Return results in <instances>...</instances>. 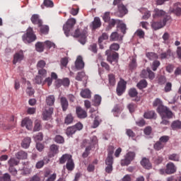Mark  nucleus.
<instances>
[{"label":"nucleus","mask_w":181,"mask_h":181,"mask_svg":"<svg viewBox=\"0 0 181 181\" xmlns=\"http://www.w3.org/2000/svg\"><path fill=\"white\" fill-rule=\"evenodd\" d=\"M176 165L173 163H168L166 165L165 173L166 175H173V173H176Z\"/></svg>","instance_id":"13"},{"label":"nucleus","mask_w":181,"mask_h":181,"mask_svg":"<svg viewBox=\"0 0 181 181\" xmlns=\"http://www.w3.org/2000/svg\"><path fill=\"white\" fill-rule=\"evenodd\" d=\"M144 117L146 119H156V113L153 110L148 111L144 113Z\"/></svg>","instance_id":"27"},{"label":"nucleus","mask_w":181,"mask_h":181,"mask_svg":"<svg viewBox=\"0 0 181 181\" xmlns=\"http://www.w3.org/2000/svg\"><path fill=\"white\" fill-rule=\"evenodd\" d=\"M163 25L162 24V21H153L151 23V28L154 30H158V29H162L163 28Z\"/></svg>","instance_id":"29"},{"label":"nucleus","mask_w":181,"mask_h":181,"mask_svg":"<svg viewBox=\"0 0 181 181\" xmlns=\"http://www.w3.org/2000/svg\"><path fill=\"white\" fill-rule=\"evenodd\" d=\"M157 112L159 113L161 118H167L170 119L173 118V112H171L170 109L166 106H160L157 107Z\"/></svg>","instance_id":"3"},{"label":"nucleus","mask_w":181,"mask_h":181,"mask_svg":"<svg viewBox=\"0 0 181 181\" xmlns=\"http://www.w3.org/2000/svg\"><path fill=\"white\" fill-rule=\"evenodd\" d=\"M136 36H138L139 39H144L145 37V32L142 29H138L135 33Z\"/></svg>","instance_id":"51"},{"label":"nucleus","mask_w":181,"mask_h":181,"mask_svg":"<svg viewBox=\"0 0 181 181\" xmlns=\"http://www.w3.org/2000/svg\"><path fill=\"white\" fill-rule=\"evenodd\" d=\"M42 80H43V77L40 76H36L35 78L33 79V82L35 84H42Z\"/></svg>","instance_id":"64"},{"label":"nucleus","mask_w":181,"mask_h":181,"mask_svg":"<svg viewBox=\"0 0 181 181\" xmlns=\"http://www.w3.org/2000/svg\"><path fill=\"white\" fill-rule=\"evenodd\" d=\"M43 4L45 6H47V8H53V6H54L52 0H44Z\"/></svg>","instance_id":"57"},{"label":"nucleus","mask_w":181,"mask_h":181,"mask_svg":"<svg viewBox=\"0 0 181 181\" xmlns=\"http://www.w3.org/2000/svg\"><path fill=\"white\" fill-rule=\"evenodd\" d=\"M57 153H59V146L56 144L51 145L48 153V157L54 158Z\"/></svg>","instance_id":"14"},{"label":"nucleus","mask_w":181,"mask_h":181,"mask_svg":"<svg viewBox=\"0 0 181 181\" xmlns=\"http://www.w3.org/2000/svg\"><path fill=\"white\" fill-rule=\"evenodd\" d=\"M146 57L149 60H156V59H158V54L154 52H148Z\"/></svg>","instance_id":"52"},{"label":"nucleus","mask_w":181,"mask_h":181,"mask_svg":"<svg viewBox=\"0 0 181 181\" xmlns=\"http://www.w3.org/2000/svg\"><path fill=\"white\" fill-rule=\"evenodd\" d=\"M66 168L67 170H69V171L74 170V161L73 160V158L71 160H69L66 163Z\"/></svg>","instance_id":"38"},{"label":"nucleus","mask_w":181,"mask_h":181,"mask_svg":"<svg viewBox=\"0 0 181 181\" xmlns=\"http://www.w3.org/2000/svg\"><path fill=\"white\" fill-rule=\"evenodd\" d=\"M35 46H56V45L51 41L47 40L45 42H38L35 44Z\"/></svg>","instance_id":"40"},{"label":"nucleus","mask_w":181,"mask_h":181,"mask_svg":"<svg viewBox=\"0 0 181 181\" xmlns=\"http://www.w3.org/2000/svg\"><path fill=\"white\" fill-rule=\"evenodd\" d=\"M153 148L156 151H160V149H163L165 148V144L158 141L154 145Z\"/></svg>","instance_id":"44"},{"label":"nucleus","mask_w":181,"mask_h":181,"mask_svg":"<svg viewBox=\"0 0 181 181\" xmlns=\"http://www.w3.org/2000/svg\"><path fill=\"white\" fill-rule=\"evenodd\" d=\"M129 95L132 97V98H134L138 95V91L135 88H132L129 90Z\"/></svg>","instance_id":"48"},{"label":"nucleus","mask_w":181,"mask_h":181,"mask_svg":"<svg viewBox=\"0 0 181 181\" xmlns=\"http://www.w3.org/2000/svg\"><path fill=\"white\" fill-rule=\"evenodd\" d=\"M148 86V82L145 79H143L137 83V87L139 88V90H142V88H146V87Z\"/></svg>","instance_id":"43"},{"label":"nucleus","mask_w":181,"mask_h":181,"mask_svg":"<svg viewBox=\"0 0 181 181\" xmlns=\"http://www.w3.org/2000/svg\"><path fill=\"white\" fill-rule=\"evenodd\" d=\"M135 156H136V153L134 151H129L124 156V159L121 160L122 166H128V165L131 164V162L135 159Z\"/></svg>","instance_id":"7"},{"label":"nucleus","mask_w":181,"mask_h":181,"mask_svg":"<svg viewBox=\"0 0 181 181\" xmlns=\"http://www.w3.org/2000/svg\"><path fill=\"white\" fill-rule=\"evenodd\" d=\"M101 28V20L98 17H95L93 21L90 24V28L92 30H96Z\"/></svg>","instance_id":"17"},{"label":"nucleus","mask_w":181,"mask_h":181,"mask_svg":"<svg viewBox=\"0 0 181 181\" xmlns=\"http://www.w3.org/2000/svg\"><path fill=\"white\" fill-rule=\"evenodd\" d=\"M117 28L121 30V32L122 33H123V35H125V33H127V25H125V23L120 22L119 25H117Z\"/></svg>","instance_id":"47"},{"label":"nucleus","mask_w":181,"mask_h":181,"mask_svg":"<svg viewBox=\"0 0 181 181\" xmlns=\"http://www.w3.org/2000/svg\"><path fill=\"white\" fill-rule=\"evenodd\" d=\"M170 19H171L170 16H168V15L165 14V15L163 16V21H161V22H162V24H163V26H166V23H167L168 22H169V21H170Z\"/></svg>","instance_id":"60"},{"label":"nucleus","mask_w":181,"mask_h":181,"mask_svg":"<svg viewBox=\"0 0 181 181\" xmlns=\"http://www.w3.org/2000/svg\"><path fill=\"white\" fill-rule=\"evenodd\" d=\"M72 159V156L70 154H64L62 156L59 158V163L61 165H63L66 163V162H69Z\"/></svg>","instance_id":"25"},{"label":"nucleus","mask_w":181,"mask_h":181,"mask_svg":"<svg viewBox=\"0 0 181 181\" xmlns=\"http://www.w3.org/2000/svg\"><path fill=\"white\" fill-rule=\"evenodd\" d=\"M108 81L110 86H112V87L115 86L117 81H115V75H114V74H108Z\"/></svg>","instance_id":"31"},{"label":"nucleus","mask_w":181,"mask_h":181,"mask_svg":"<svg viewBox=\"0 0 181 181\" xmlns=\"http://www.w3.org/2000/svg\"><path fill=\"white\" fill-rule=\"evenodd\" d=\"M153 107H158V108H159L160 107H164L165 105H163L162 104V100H160V99L159 98H156L153 103Z\"/></svg>","instance_id":"53"},{"label":"nucleus","mask_w":181,"mask_h":181,"mask_svg":"<svg viewBox=\"0 0 181 181\" xmlns=\"http://www.w3.org/2000/svg\"><path fill=\"white\" fill-rule=\"evenodd\" d=\"M122 37H124V36L119 35L117 32L112 33L110 35V39L113 42H122Z\"/></svg>","instance_id":"24"},{"label":"nucleus","mask_w":181,"mask_h":181,"mask_svg":"<svg viewBox=\"0 0 181 181\" xmlns=\"http://www.w3.org/2000/svg\"><path fill=\"white\" fill-rule=\"evenodd\" d=\"M166 181H181V176L176 177L175 175H172L167 177Z\"/></svg>","instance_id":"59"},{"label":"nucleus","mask_w":181,"mask_h":181,"mask_svg":"<svg viewBox=\"0 0 181 181\" xmlns=\"http://www.w3.org/2000/svg\"><path fill=\"white\" fill-rule=\"evenodd\" d=\"M38 28H40V32L42 35H48L49 34V28L48 25H42V24L41 26H38Z\"/></svg>","instance_id":"34"},{"label":"nucleus","mask_w":181,"mask_h":181,"mask_svg":"<svg viewBox=\"0 0 181 181\" xmlns=\"http://www.w3.org/2000/svg\"><path fill=\"white\" fill-rule=\"evenodd\" d=\"M119 49V46H110V49L106 50L105 54L107 57V60L110 64H112L113 62L118 63V59H119V55L117 52H112V50L117 51Z\"/></svg>","instance_id":"1"},{"label":"nucleus","mask_w":181,"mask_h":181,"mask_svg":"<svg viewBox=\"0 0 181 181\" xmlns=\"http://www.w3.org/2000/svg\"><path fill=\"white\" fill-rule=\"evenodd\" d=\"M46 66V62L44 60H40L37 64V70L43 69Z\"/></svg>","instance_id":"62"},{"label":"nucleus","mask_w":181,"mask_h":181,"mask_svg":"<svg viewBox=\"0 0 181 181\" xmlns=\"http://www.w3.org/2000/svg\"><path fill=\"white\" fill-rule=\"evenodd\" d=\"M75 66L77 70H81V69H84V62L83 61L82 56H78L75 62Z\"/></svg>","instance_id":"19"},{"label":"nucleus","mask_w":181,"mask_h":181,"mask_svg":"<svg viewBox=\"0 0 181 181\" xmlns=\"http://www.w3.org/2000/svg\"><path fill=\"white\" fill-rule=\"evenodd\" d=\"M61 83L64 87H69L70 86V79L69 78H64L61 81Z\"/></svg>","instance_id":"61"},{"label":"nucleus","mask_w":181,"mask_h":181,"mask_svg":"<svg viewBox=\"0 0 181 181\" xmlns=\"http://www.w3.org/2000/svg\"><path fill=\"white\" fill-rule=\"evenodd\" d=\"M36 39V34H35L33 28L31 27H29L26 30V33L23 34L22 36V40L24 43H33Z\"/></svg>","instance_id":"2"},{"label":"nucleus","mask_w":181,"mask_h":181,"mask_svg":"<svg viewBox=\"0 0 181 181\" xmlns=\"http://www.w3.org/2000/svg\"><path fill=\"white\" fill-rule=\"evenodd\" d=\"M17 159H26L28 153L23 151H20L16 154Z\"/></svg>","instance_id":"35"},{"label":"nucleus","mask_w":181,"mask_h":181,"mask_svg":"<svg viewBox=\"0 0 181 181\" xmlns=\"http://www.w3.org/2000/svg\"><path fill=\"white\" fill-rule=\"evenodd\" d=\"M30 21L33 25H37V26H42L43 25V21H42L38 14H33L31 16Z\"/></svg>","instance_id":"15"},{"label":"nucleus","mask_w":181,"mask_h":181,"mask_svg":"<svg viewBox=\"0 0 181 181\" xmlns=\"http://www.w3.org/2000/svg\"><path fill=\"white\" fill-rule=\"evenodd\" d=\"M153 162L155 165H160L163 162V157L162 156H155L153 158Z\"/></svg>","instance_id":"37"},{"label":"nucleus","mask_w":181,"mask_h":181,"mask_svg":"<svg viewBox=\"0 0 181 181\" xmlns=\"http://www.w3.org/2000/svg\"><path fill=\"white\" fill-rule=\"evenodd\" d=\"M105 163L107 165L105 168L106 173H112L113 168L112 165L114 163V158H112V152H109L107 158L105 160Z\"/></svg>","instance_id":"6"},{"label":"nucleus","mask_w":181,"mask_h":181,"mask_svg":"<svg viewBox=\"0 0 181 181\" xmlns=\"http://www.w3.org/2000/svg\"><path fill=\"white\" fill-rule=\"evenodd\" d=\"M76 112L78 118H80L81 119L87 118V112H86V110L81 107H76Z\"/></svg>","instance_id":"16"},{"label":"nucleus","mask_w":181,"mask_h":181,"mask_svg":"<svg viewBox=\"0 0 181 181\" xmlns=\"http://www.w3.org/2000/svg\"><path fill=\"white\" fill-rule=\"evenodd\" d=\"M33 125V122H32V119L28 117L22 120L21 126L25 127V128L28 129V131H30V129H32Z\"/></svg>","instance_id":"18"},{"label":"nucleus","mask_w":181,"mask_h":181,"mask_svg":"<svg viewBox=\"0 0 181 181\" xmlns=\"http://www.w3.org/2000/svg\"><path fill=\"white\" fill-rule=\"evenodd\" d=\"M25 55L23 54V51L20 50L17 52L16 54L13 55V64H16V63H21L23 60Z\"/></svg>","instance_id":"12"},{"label":"nucleus","mask_w":181,"mask_h":181,"mask_svg":"<svg viewBox=\"0 0 181 181\" xmlns=\"http://www.w3.org/2000/svg\"><path fill=\"white\" fill-rule=\"evenodd\" d=\"M81 129H83V124L78 122L73 126L67 127L66 129V135H67V136H73L77 131H81Z\"/></svg>","instance_id":"5"},{"label":"nucleus","mask_w":181,"mask_h":181,"mask_svg":"<svg viewBox=\"0 0 181 181\" xmlns=\"http://www.w3.org/2000/svg\"><path fill=\"white\" fill-rule=\"evenodd\" d=\"M53 111H54L53 107H45V110L42 112L43 119L47 121L53 115Z\"/></svg>","instance_id":"10"},{"label":"nucleus","mask_w":181,"mask_h":181,"mask_svg":"<svg viewBox=\"0 0 181 181\" xmlns=\"http://www.w3.org/2000/svg\"><path fill=\"white\" fill-rule=\"evenodd\" d=\"M61 67H67L69 64V59L67 57H64L61 59Z\"/></svg>","instance_id":"58"},{"label":"nucleus","mask_w":181,"mask_h":181,"mask_svg":"<svg viewBox=\"0 0 181 181\" xmlns=\"http://www.w3.org/2000/svg\"><path fill=\"white\" fill-rule=\"evenodd\" d=\"M54 141L57 144H64V137L60 135H57L55 136Z\"/></svg>","instance_id":"50"},{"label":"nucleus","mask_w":181,"mask_h":181,"mask_svg":"<svg viewBox=\"0 0 181 181\" xmlns=\"http://www.w3.org/2000/svg\"><path fill=\"white\" fill-rule=\"evenodd\" d=\"M74 37H79V42L81 45H86L87 42V30L76 29L74 34Z\"/></svg>","instance_id":"4"},{"label":"nucleus","mask_w":181,"mask_h":181,"mask_svg":"<svg viewBox=\"0 0 181 181\" xmlns=\"http://www.w3.org/2000/svg\"><path fill=\"white\" fill-rule=\"evenodd\" d=\"M125 90H127V81L122 78H120L116 89L117 95H122L125 93Z\"/></svg>","instance_id":"9"},{"label":"nucleus","mask_w":181,"mask_h":181,"mask_svg":"<svg viewBox=\"0 0 181 181\" xmlns=\"http://www.w3.org/2000/svg\"><path fill=\"white\" fill-rule=\"evenodd\" d=\"M55 101L56 98L53 95H49L46 97L45 103L48 107H53V105H54Z\"/></svg>","instance_id":"23"},{"label":"nucleus","mask_w":181,"mask_h":181,"mask_svg":"<svg viewBox=\"0 0 181 181\" xmlns=\"http://www.w3.org/2000/svg\"><path fill=\"white\" fill-rule=\"evenodd\" d=\"M160 66V62L158 60H154L151 65V69L153 71H156V70H158V67H159Z\"/></svg>","instance_id":"49"},{"label":"nucleus","mask_w":181,"mask_h":181,"mask_svg":"<svg viewBox=\"0 0 181 181\" xmlns=\"http://www.w3.org/2000/svg\"><path fill=\"white\" fill-rule=\"evenodd\" d=\"M8 163L9 167L15 168V166H18V165H19V160H16L15 158H11L8 160Z\"/></svg>","instance_id":"33"},{"label":"nucleus","mask_w":181,"mask_h":181,"mask_svg":"<svg viewBox=\"0 0 181 181\" xmlns=\"http://www.w3.org/2000/svg\"><path fill=\"white\" fill-rule=\"evenodd\" d=\"M60 103L62 111H67V109L69 108V100H67V98L66 97H61Z\"/></svg>","instance_id":"21"},{"label":"nucleus","mask_w":181,"mask_h":181,"mask_svg":"<svg viewBox=\"0 0 181 181\" xmlns=\"http://www.w3.org/2000/svg\"><path fill=\"white\" fill-rule=\"evenodd\" d=\"M108 39V34L107 33H103L100 37L98 38V45L99 46H103V42L104 40H107Z\"/></svg>","instance_id":"32"},{"label":"nucleus","mask_w":181,"mask_h":181,"mask_svg":"<svg viewBox=\"0 0 181 181\" xmlns=\"http://www.w3.org/2000/svg\"><path fill=\"white\" fill-rule=\"evenodd\" d=\"M0 181H11V175L5 173L2 176H0Z\"/></svg>","instance_id":"56"},{"label":"nucleus","mask_w":181,"mask_h":181,"mask_svg":"<svg viewBox=\"0 0 181 181\" xmlns=\"http://www.w3.org/2000/svg\"><path fill=\"white\" fill-rule=\"evenodd\" d=\"M76 25V19L74 18H70L66 21V23L63 26V30L64 32V34L66 35V37H69L70 33V30L73 29L74 28V25Z\"/></svg>","instance_id":"8"},{"label":"nucleus","mask_w":181,"mask_h":181,"mask_svg":"<svg viewBox=\"0 0 181 181\" xmlns=\"http://www.w3.org/2000/svg\"><path fill=\"white\" fill-rule=\"evenodd\" d=\"M173 129H181V122L179 120L174 121L171 124Z\"/></svg>","instance_id":"45"},{"label":"nucleus","mask_w":181,"mask_h":181,"mask_svg":"<svg viewBox=\"0 0 181 181\" xmlns=\"http://www.w3.org/2000/svg\"><path fill=\"white\" fill-rule=\"evenodd\" d=\"M140 163L144 169H152V164L151 163V161H149V159L146 158H143Z\"/></svg>","instance_id":"20"},{"label":"nucleus","mask_w":181,"mask_h":181,"mask_svg":"<svg viewBox=\"0 0 181 181\" xmlns=\"http://www.w3.org/2000/svg\"><path fill=\"white\" fill-rule=\"evenodd\" d=\"M166 15V12L163 10H160L159 8L154 9V14H153V19L156 18H162Z\"/></svg>","instance_id":"22"},{"label":"nucleus","mask_w":181,"mask_h":181,"mask_svg":"<svg viewBox=\"0 0 181 181\" xmlns=\"http://www.w3.org/2000/svg\"><path fill=\"white\" fill-rule=\"evenodd\" d=\"M40 129H42V123L40 122V120H35V126L33 128V131L35 132H37V131H40Z\"/></svg>","instance_id":"41"},{"label":"nucleus","mask_w":181,"mask_h":181,"mask_svg":"<svg viewBox=\"0 0 181 181\" xmlns=\"http://www.w3.org/2000/svg\"><path fill=\"white\" fill-rule=\"evenodd\" d=\"M85 76L86 73L84 71L78 72L76 76V80H77V81H81Z\"/></svg>","instance_id":"54"},{"label":"nucleus","mask_w":181,"mask_h":181,"mask_svg":"<svg viewBox=\"0 0 181 181\" xmlns=\"http://www.w3.org/2000/svg\"><path fill=\"white\" fill-rule=\"evenodd\" d=\"M30 142H32V139L30 137H25L21 144V146L24 148L25 149H27L28 146L30 145Z\"/></svg>","instance_id":"30"},{"label":"nucleus","mask_w":181,"mask_h":181,"mask_svg":"<svg viewBox=\"0 0 181 181\" xmlns=\"http://www.w3.org/2000/svg\"><path fill=\"white\" fill-rule=\"evenodd\" d=\"M34 139L36 142H37V141H43V134L42 132H39L37 134L34 136Z\"/></svg>","instance_id":"63"},{"label":"nucleus","mask_w":181,"mask_h":181,"mask_svg":"<svg viewBox=\"0 0 181 181\" xmlns=\"http://www.w3.org/2000/svg\"><path fill=\"white\" fill-rule=\"evenodd\" d=\"M169 160H173L174 162H179L180 156L178 154L173 153L168 156Z\"/></svg>","instance_id":"42"},{"label":"nucleus","mask_w":181,"mask_h":181,"mask_svg":"<svg viewBox=\"0 0 181 181\" xmlns=\"http://www.w3.org/2000/svg\"><path fill=\"white\" fill-rule=\"evenodd\" d=\"M101 96H100L99 95H95L94 96L93 105H95V107H98V105L101 104Z\"/></svg>","instance_id":"39"},{"label":"nucleus","mask_w":181,"mask_h":181,"mask_svg":"<svg viewBox=\"0 0 181 181\" xmlns=\"http://www.w3.org/2000/svg\"><path fill=\"white\" fill-rule=\"evenodd\" d=\"M93 149V146L91 145L86 146L85 151L82 154V158L85 159V158H87L88 155H90V151Z\"/></svg>","instance_id":"46"},{"label":"nucleus","mask_w":181,"mask_h":181,"mask_svg":"<svg viewBox=\"0 0 181 181\" xmlns=\"http://www.w3.org/2000/svg\"><path fill=\"white\" fill-rule=\"evenodd\" d=\"M81 97L82 98H91V90L90 89H83L80 93Z\"/></svg>","instance_id":"26"},{"label":"nucleus","mask_w":181,"mask_h":181,"mask_svg":"<svg viewBox=\"0 0 181 181\" xmlns=\"http://www.w3.org/2000/svg\"><path fill=\"white\" fill-rule=\"evenodd\" d=\"M74 121V116H73V114L69 113L66 115L64 119V124L66 125H70L71 124H73V122Z\"/></svg>","instance_id":"28"},{"label":"nucleus","mask_w":181,"mask_h":181,"mask_svg":"<svg viewBox=\"0 0 181 181\" xmlns=\"http://www.w3.org/2000/svg\"><path fill=\"white\" fill-rule=\"evenodd\" d=\"M118 12L116 13V16L119 18H122L128 13V9L122 4H119L117 5Z\"/></svg>","instance_id":"11"},{"label":"nucleus","mask_w":181,"mask_h":181,"mask_svg":"<svg viewBox=\"0 0 181 181\" xmlns=\"http://www.w3.org/2000/svg\"><path fill=\"white\" fill-rule=\"evenodd\" d=\"M138 64H136V58H132V61L129 62V69L132 71L136 69Z\"/></svg>","instance_id":"36"},{"label":"nucleus","mask_w":181,"mask_h":181,"mask_svg":"<svg viewBox=\"0 0 181 181\" xmlns=\"http://www.w3.org/2000/svg\"><path fill=\"white\" fill-rule=\"evenodd\" d=\"M170 137L169 136H163L159 139V141L161 144H163L164 146L166 145V143L169 141Z\"/></svg>","instance_id":"55"}]
</instances>
